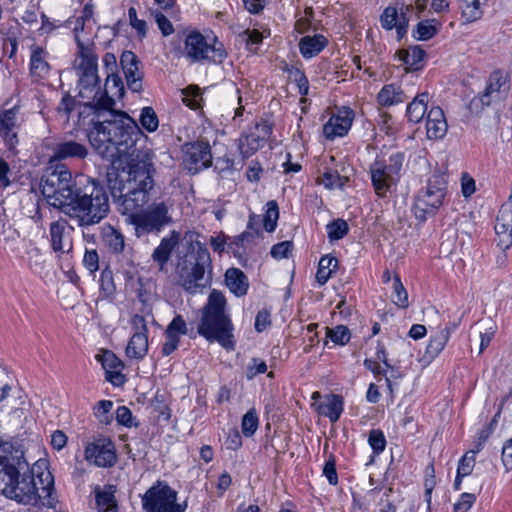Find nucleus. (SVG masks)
Segmentation results:
<instances>
[{
	"instance_id": "nucleus-1",
	"label": "nucleus",
	"mask_w": 512,
	"mask_h": 512,
	"mask_svg": "<svg viewBox=\"0 0 512 512\" xmlns=\"http://www.w3.org/2000/svg\"><path fill=\"white\" fill-rule=\"evenodd\" d=\"M97 120L88 133L92 148L103 158L130 153L142 132L137 122L124 112L112 108L94 109Z\"/></svg>"
},
{
	"instance_id": "nucleus-2",
	"label": "nucleus",
	"mask_w": 512,
	"mask_h": 512,
	"mask_svg": "<svg viewBox=\"0 0 512 512\" xmlns=\"http://www.w3.org/2000/svg\"><path fill=\"white\" fill-rule=\"evenodd\" d=\"M123 175L111 185V194L122 214L138 210L148 203L154 187L155 168L152 153L148 149L130 150Z\"/></svg>"
},
{
	"instance_id": "nucleus-3",
	"label": "nucleus",
	"mask_w": 512,
	"mask_h": 512,
	"mask_svg": "<svg viewBox=\"0 0 512 512\" xmlns=\"http://www.w3.org/2000/svg\"><path fill=\"white\" fill-rule=\"evenodd\" d=\"M4 483L2 494L24 505H37L40 499L53 505L54 477L47 469L45 462H36L30 469L28 463H20L18 467L0 474Z\"/></svg>"
},
{
	"instance_id": "nucleus-4",
	"label": "nucleus",
	"mask_w": 512,
	"mask_h": 512,
	"mask_svg": "<svg viewBox=\"0 0 512 512\" xmlns=\"http://www.w3.org/2000/svg\"><path fill=\"white\" fill-rule=\"evenodd\" d=\"M110 203L106 188L97 180L85 178L79 185L70 204L64 206V214L75 220L80 227L93 226L108 216Z\"/></svg>"
},
{
	"instance_id": "nucleus-5",
	"label": "nucleus",
	"mask_w": 512,
	"mask_h": 512,
	"mask_svg": "<svg viewBox=\"0 0 512 512\" xmlns=\"http://www.w3.org/2000/svg\"><path fill=\"white\" fill-rule=\"evenodd\" d=\"M78 58L75 60L76 74L78 76V96L87 100L85 105L92 109L112 108L115 100L102 93L100 78L98 76V57L92 47L85 45L76 36Z\"/></svg>"
},
{
	"instance_id": "nucleus-6",
	"label": "nucleus",
	"mask_w": 512,
	"mask_h": 512,
	"mask_svg": "<svg viewBox=\"0 0 512 512\" xmlns=\"http://www.w3.org/2000/svg\"><path fill=\"white\" fill-rule=\"evenodd\" d=\"M225 307L226 299L223 293L213 290L202 309L198 333L210 342L216 341L223 348L233 350L235 348L234 327Z\"/></svg>"
},
{
	"instance_id": "nucleus-7",
	"label": "nucleus",
	"mask_w": 512,
	"mask_h": 512,
	"mask_svg": "<svg viewBox=\"0 0 512 512\" xmlns=\"http://www.w3.org/2000/svg\"><path fill=\"white\" fill-rule=\"evenodd\" d=\"M78 185L79 181L73 180L66 165L48 163L41 177L40 188L49 205L64 213V206L70 204Z\"/></svg>"
},
{
	"instance_id": "nucleus-8",
	"label": "nucleus",
	"mask_w": 512,
	"mask_h": 512,
	"mask_svg": "<svg viewBox=\"0 0 512 512\" xmlns=\"http://www.w3.org/2000/svg\"><path fill=\"white\" fill-rule=\"evenodd\" d=\"M211 270L208 249L197 243L190 259L177 265V284L190 294L201 293L211 282Z\"/></svg>"
},
{
	"instance_id": "nucleus-9",
	"label": "nucleus",
	"mask_w": 512,
	"mask_h": 512,
	"mask_svg": "<svg viewBox=\"0 0 512 512\" xmlns=\"http://www.w3.org/2000/svg\"><path fill=\"white\" fill-rule=\"evenodd\" d=\"M171 205L165 201L153 202L139 212H129V222L134 226L135 235L140 238L148 234L158 235L163 228L173 223Z\"/></svg>"
},
{
	"instance_id": "nucleus-10",
	"label": "nucleus",
	"mask_w": 512,
	"mask_h": 512,
	"mask_svg": "<svg viewBox=\"0 0 512 512\" xmlns=\"http://www.w3.org/2000/svg\"><path fill=\"white\" fill-rule=\"evenodd\" d=\"M447 181L444 174L435 173L429 179L427 187L420 192L415 200L414 211L417 219L426 220L428 215H434L442 205L446 194Z\"/></svg>"
},
{
	"instance_id": "nucleus-11",
	"label": "nucleus",
	"mask_w": 512,
	"mask_h": 512,
	"mask_svg": "<svg viewBox=\"0 0 512 512\" xmlns=\"http://www.w3.org/2000/svg\"><path fill=\"white\" fill-rule=\"evenodd\" d=\"M403 161L404 155L395 153L389 157L388 162L376 161L371 165L372 185L379 197H385L391 186L395 184Z\"/></svg>"
},
{
	"instance_id": "nucleus-12",
	"label": "nucleus",
	"mask_w": 512,
	"mask_h": 512,
	"mask_svg": "<svg viewBox=\"0 0 512 512\" xmlns=\"http://www.w3.org/2000/svg\"><path fill=\"white\" fill-rule=\"evenodd\" d=\"M183 54L192 62L207 60L217 64L222 63L226 57L222 46L216 47L208 43L206 37L198 31L185 36Z\"/></svg>"
},
{
	"instance_id": "nucleus-13",
	"label": "nucleus",
	"mask_w": 512,
	"mask_h": 512,
	"mask_svg": "<svg viewBox=\"0 0 512 512\" xmlns=\"http://www.w3.org/2000/svg\"><path fill=\"white\" fill-rule=\"evenodd\" d=\"M177 492L167 484L158 482L142 498L145 512H184L186 504L176 502Z\"/></svg>"
},
{
	"instance_id": "nucleus-14",
	"label": "nucleus",
	"mask_w": 512,
	"mask_h": 512,
	"mask_svg": "<svg viewBox=\"0 0 512 512\" xmlns=\"http://www.w3.org/2000/svg\"><path fill=\"white\" fill-rule=\"evenodd\" d=\"M508 91L507 76L501 71H494L489 77L485 92L481 96L473 98L469 107L471 111L478 112L483 106L503 101L507 97Z\"/></svg>"
},
{
	"instance_id": "nucleus-15",
	"label": "nucleus",
	"mask_w": 512,
	"mask_h": 512,
	"mask_svg": "<svg viewBox=\"0 0 512 512\" xmlns=\"http://www.w3.org/2000/svg\"><path fill=\"white\" fill-rule=\"evenodd\" d=\"M183 165L190 173L196 174L212 164V155L208 142L196 141L182 146Z\"/></svg>"
},
{
	"instance_id": "nucleus-16",
	"label": "nucleus",
	"mask_w": 512,
	"mask_h": 512,
	"mask_svg": "<svg viewBox=\"0 0 512 512\" xmlns=\"http://www.w3.org/2000/svg\"><path fill=\"white\" fill-rule=\"evenodd\" d=\"M102 238L109 251L116 255L122 267H132L134 265L133 249L127 247L123 234L111 225L102 228Z\"/></svg>"
},
{
	"instance_id": "nucleus-17",
	"label": "nucleus",
	"mask_w": 512,
	"mask_h": 512,
	"mask_svg": "<svg viewBox=\"0 0 512 512\" xmlns=\"http://www.w3.org/2000/svg\"><path fill=\"white\" fill-rule=\"evenodd\" d=\"M53 153L49 158L48 163L54 165H63L60 163L66 159H84L88 155V149L84 144L74 140L62 141L56 143L53 147Z\"/></svg>"
},
{
	"instance_id": "nucleus-18",
	"label": "nucleus",
	"mask_w": 512,
	"mask_h": 512,
	"mask_svg": "<svg viewBox=\"0 0 512 512\" xmlns=\"http://www.w3.org/2000/svg\"><path fill=\"white\" fill-rule=\"evenodd\" d=\"M354 112L349 107H342L337 115L332 116L324 125L323 132L328 139L345 135L352 125Z\"/></svg>"
},
{
	"instance_id": "nucleus-19",
	"label": "nucleus",
	"mask_w": 512,
	"mask_h": 512,
	"mask_svg": "<svg viewBox=\"0 0 512 512\" xmlns=\"http://www.w3.org/2000/svg\"><path fill=\"white\" fill-rule=\"evenodd\" d=\"M120 63L129 89L133 92L142 90V73L139 71L138 58L132 51H124Z\"/></svg>"
},
{
	"instance_id": "nucleus-20",
	"label": "nucleus",
	"mask_w": 512,
	"mask_h": 512,
	"mask_svg": "<svg viewBox=\"0 0 512 512\" xmlns=\"http://www.w3.org/2000/svg\"><path fill=\"white\" fill-rule=\"evenodd\" d=\"M411 9L412 8L410 6H406L405 11L402 8L401 12L398 13L395 7H386L380 17L382 27L387 30L396 28L398 37L402 38L407 32L409 23V19L407 18L406 13Z\"/></svg>"
},
{
	"instance_id": "nucleus-21",
	"label": "nucleus",
	"mask_w": 512,
	"mask_h": 512,
	"mask_svg": "<svg viewBox=\"0 0 512 512\" xmlns=\"http://www.w3.org/2000/svg\"><path fill=\"white\" fill-rule=\"evenodd\" d=\"M85 458L99 467H110L116 462L112 444L91 443L85 449Z\"/></svg>"
},
{
	"instance_id": "nucleus-22",
	"label": "nucleus",
	"mask_w": 512,
	"mask_h": 512,
	"mask_svg": "<svg viewBox=\"0 0 512 512\" xmlns=\"http://www.w3.org/2000/svg\"><path fill=\"white\" fill-rule=\"evenodd\" d=\"M50 241L55 252L69 253L72 250L71 233L66 220H57L50 224Z\"/></svg>"
},
{
	"instance_id": "nucleus-23",
	"label": "nucleus",
	"mask_w": 512,
	"mask_h": 512,
	"mask_svg": "<svg viewBox=\"0 0 512 512\" xmlns=\"http://www.w3.org/2000/svg\"><path fill=\"white\" fill-rule=\"evenodd\" d=\"M447 121L443 110L438 107H432L427 114L426 132L429 139H441L447 133Z\"/></svg>"
},
{
	"instance_id": "nucleus-24",
	"label": "nucleus",
	"mask_w": 512,
	"mask_h": 512,
	"mask_svg": "<svg viewBox=\"0 0 512 512\" xmlns=\"http://www.w3.org/2000/svg\"><path fill=\"white\" fill-rule=\"evenodd\" d=\"M20 463H28L24 452L9 441L0 442V474L12 467H18Z\"/></svg>"
},
{
	"instance_id": "nucleus-25",
	"label": "nucleus",
	"mask_w": 512,
	"mask_h": 512,
	"mask_svg": "<svg viewBox=\"0 0 512 512\" xmlns=\"http://www.w3.org/2000/svg\"><path fill=\"white\" fill-rule=\"evenodd\" d=\"M97 360L101 362L106 371V379L114 385H120L124 382V376L120 372L122 362L111 351H104L97 355Z\"/></svg>"
},
{
	"instance_id": "nucleus-26",
	"label": "nucleus",
	"mask_w": 512,
	"mask_h": 512,
	"mask_svg": "<svg viewBox=\"0 0 512 512\" xmlns=\"http://www.w3.org/2000/svg\"><path fill=\"white\" fill-rule=\"evenodd\" d=\"M180 234L172 231L169 236L162 238L160 244L154 249L152 259L162 268L170 259L171 253L178 244Z\"/></svg>"
},
{
	"instance_id": "nucleus-27",
	"label": "nucleus",
	"mask_w": 512,
	"mask_h": 512,
	"mask_svg": "<svg viewBox=\"0 0 512 512\" xmlns=\"http://www.w3.org/2000/svg\"><path fill=\"white\" fill-rule=\"evenodd\" d=\"M225 282L229 290L236 296H244L247 293L248 279L240 269L229 268L225 273Z\"/></svg>"
},
{
	"instance_id": "nucleus-28",
	"label": "nucleus",
	"mask_w": 512,
	"mask_h": 512,
	"mask_svg": "<svg viewBox=\"0 0 512 512\" xmlns=\"http://www.w3.org/2000/svg\"><path fill=\"white\" fill-rule=\"evenodd\" d=\"M328 44L327 39L321 35L305 36L299 41V49L304 58H312L319 54Z\"/></svg>"
},
{
	"instance_id": "nucleus-29",
	"label": "nucleus",
	"mask_w": 512,
	"mask_h": 512,
	"mask_svg": "<svg viewBox=\"0 0 512 512\" xmlns=\"http://www.w3.org/2000/svg\"><path fill=\"white\" fill-rule=\"evenodd\" d=\"M115 491V487L112 485L105 486L103 490H95L98 512H117Z\"/></svg>"
},
{
	"instance_id": "nucleus-30",
	"label": "nucleus",
	"mask_w": 512,
	"mask_h": 512,
	"mask_svg": "<svg viewBox=\"0 0 512 512\" xmlns=\"http://www.w3.org/2000/svg\"><path fill=\"white\" fill-rule=\"evenodd\" d=\"M378 103L381 106H392L402 103L407 99V96L399 86L395 84L385 85L377 96Z\"/></svg>"
},
{
	"instance_id": "nucleus-31",
	"label": "nucleus",
	"mask_w": 512,
	"mask_h": 512,
	"mask_svg": "<svg viewBox=\"0 0 512 512\" xmlns=\"http://www.w3.org/2000/svg\"><path fill=\"white\" fill-rule=\"evenodd\" d=\"M428 100L429 95L424 92L415 96L408 104L406 114L410 122L419 123L423 119L427 111Z\"/></svg>"
},
{
	"instance_id": "nucleus-32",
	"label": "nucleus",
	"mask_w": 512,
	"mask_h": 512,
	"mask_svg": "<svg viewBox=\"0 0 512 512\" xmlns=\"http://www.w3.org/2000/svg\"><path fill=\"white\" fill-rule=\"evenodd\" d=\"M148 351V336L140 333H133L126 347V355L133 359H142Z\"/></svg>"
},
{
	"instance_id": "nucleus-33",
	"label": "nucleus",
	"mask_w": 512,
	"mask_h": 512,
	"mask_svg": "<svg viewBox=\"0 0 512 512\" xmlns=\"http://www.w3.org/2000/svg\"><path fill=\"white\" fill-rule=\"evenodd\" d=\"M343 411V400L338 395H330L326 402L318 406L319 414L328 417L331 422H336Z\"/></svg>"
},
{
	"instance_id": "nucleus-34",
	"label": "nucleus",
	"mask_w": 512,
	"mask_h": 512,
	"mask_svg": "<svg viewBox=\"0 0 512 512\" xmlns=\"http://www.w3.org/2000/svg\"><path fill=\"white\" fill-rule=\"evenodd\" d=\"M398 53L400 60L408 66L406 71L420 69V63L423 61L425 51L419 46L410 47L408 50H401Z\"/></svg>"
},
{
	"instance_id": "nucleus-35",
	"label": "nucleus",
	"mask_w": 512,
	"mask_h": 512,
	"mask_svg": "<svg viewBox=\"0 0 512 512\" xmlns=\"http://www.w3.org/2000/svg\"><path fill=\"white\" fill-rule=\"evenodd\" d=\"M450 337V328H445L439 331L434 337H432L426 347L425 357L428 359H434L444 349L448 339Z\"/></svg>"
},
{
	"instance_id": "nucleus-36",
	"label": "nucleus",
	"mask_w": 512,
	"mask_h": 512,
	"mask_svg": "<svg viewBox=\"0 0 512 512\" xmlns=\"http://www.w3.org/2000/svg\"><path fill=\"white\" fill-rule=\"evenodd\" d=\"M264 143L265 142L261 138H258L255 133H250L239 139L238 148L243 159H246L263 147Z\"/></svg>"
},
{
	"instance_id": "nucleus-37",
	"label": "nucleus",
	"mask_w": 512,
	"mask_h": 512,
	"mask_svg": "<svg viewBox=\"0 0 512 512\" xmlns=\"http://www.w3.org/2000/svg\"><path fill=\"white\" fill-rule=\"evenodd\" d=\"M494 228L497 235L512 233V205L507 203L502 205Z\"/></svg>"
},
{
	"instance_id": "nucleus-38",
	"label": "nucleus",
	"mask_w": 512,
	"mask_h": 512,
	"mask_svg": "<svg viewBox=\"0 0 512 512\" xmlns=\"http://www.w3.org/2000/svg\"><path fill=\"white\" fill-rule=\"evenodd\" d=\"M337 266L338 260L335 257L328 255L323 256L318 264V270L316 273L317 282L320 285H324L329 280L332 273L336 270Z\"/></svg>"
},
{
	"instance_id": "nucleus-39",
	"label": "nucleus",
	"mask_w": 512,
	"mask_h": 512,
	"mask_svg": "<svg viewBox=\"0 0 512 512\" xmlns=\"http://www.w3.org/2000/svg\"><path fill=\"white\" fill-rule=\"evenodd\" d=\"M44 50L42 48H35L31 55L30 69L33 75L42 77L49 71V64L44 59Z\"/></svg>"
},
{
	"instance_id": "nucleus-40",
	"label": "nucleus",
	"mask_w": 512,
	"mask_h": 512,
	"mask_svg": "<svg viewBox=\"0 0 512 512\" xmlns=\"http://www.w3.org/2000/svg\"><path fill=\"white\" fill-rule=\"evenodd\" d=\"M462 15L468 22H473L481 18L482 10L480 0H459Z\"/></svg>"
},
{
	"instance_id": "nucleus-41",
	"label": "nucleus",
	"mask_w": 512,
	"mask_h": 512,
	"mask_svg": "<svg viewBox=\"0 0 512 512\" xmlns=\"http://www.w3.org/2000/svg\"><path fill=\"white\" fill-rule=\"evenodd\" d=\"M260 236L261 235L257 234V232L246 230L237 237H235L233 241L228 244V248L232 249L235 253L239 248H251V246L256 243V240Z\"/></svg>"
},
{
	"instance_id": "nucleus-42",
	"label": "nucleus",
	"mask_w": 512,
	"mask_h": 512,
	"mask_svg": "<svg viewBox=\"0 0 512 512\" xmlns=\"http://www.w3.org/2000/svg\"><path fill=\"white\" fill-rule=\"evenodd\" d=\"M481 450V443L476 448L464 454L458 464L457 473L459 476H468L472 473L475 465V455Z\"/></svg>"
},
{
	"instance_id": "nucleus-43",
	"label": "nucleus",
	"mask_w": 512,
	"mask_h": 512,
	"mask_svg": "<svg viewBox=\"0 0 512 512\" xmlns=\"http://www.w3.org/2000/svg\"><path fill=\"white\" fill-rule=\"evenodd\" d=\"M139 122L143 129L148 132H154L159 126V119L152 107H144L141 110Z\"/></svg>"
},
{
	"instance_id": "nucleus-44",
	"label": "nucleus",
	"mask_w": 512,
	"mask_h": 512,
	"mask_svg": "<svg viewBox=\"0 0 512 512\" xmlns=\"http://www.w3.org/2000/svg\"><path fill=\"white\" fill-rule=\"evenodd\" d=\"M102 93H107V95L112 98L113 96L122 97L124 94V86L121 78L115 73L108 74L105 89Z\"/></svg>"
},
{
	"instance_id": "nucleus-45",
	"label": "nucleus",
	"mask_w": 512,
	"mask_h": 512,
	"mask_svg": "<svg viewBox=\"0 0 512 512\" xmlns=\"http://www.w3.org/2000/svg\"><path fill=\"white\" fill-rule=\"evenodd\" d=\"M439 23L436 20H426L419 22L416 28L417 38L419 40L431 39L439 29Z\"/></svg>"
},
{
	"instance_id": "nucleus-46",
	"label": "nucleus",
	"mask_w": 512,
	"mask_h": 512,
	"mask_svg": "<svg viewBox=\"0 0 512 512\" xmlns=\"http://www.w3.org/2000/svg\"><path fill=\"white\" fill-rule=\"evenodd\" d=\"M326 336L335 344L345 345L350 340V331L344 325H338L334 328L326 327Z\"/></svg>"
},
{
	"instance_id": "nucleus-47",
	"label": "nucleus",
	"mask_w": 512,
	"mask_h": 512,
	"mask_svg": "<svg viewBox=\"0 0 512 512\" xmlns=\"http://www.w3.org/2000/svg\"><path fill=\"white\" fill-rule=\"evenodd\" d=\"M258 416L254 408L250 409L242 418V433L246 437L252 436L258 428Z\"/></svg>"
},
{
	"instance_id": "nucleus-48",
	"label": "nucleus",
	"mask_w": 512,
	"mask_h": 512,
	"mask_svg": "<svg viewBox=\"0 0 512 512\" xmlns=\"http://www.w3.org/2000/svg\"><path fill=\"white\" fill-rule=\"evenodd\" d=\"M279 217L278 205L275 201H269L267 203V211L264 216L263 226L266 231L273 232L276 228L277 220Z\"/></svg>"
},
{
	"instance_id": "nucleus-49",
	"label": "nucleus",
	"mask_w": 512,
	"mask_h": 512,
	"mask_svg": "<svg viewBox=\"0 0 512 512\" xmlns=\"http://www.w3.org/2000/svg\"><path fill=\"white\" fill-rule=\"evenodd\" d=\"M348 231V224L343 219L334 220L327 225L328 237L331 241L342 239Z\"/></svg>"
},
{
	"instance_id": "nucleus-50",
	"label": "nucleus",
	"mask_w": 512,
	"mask_h": 512,
	"mask_svg": "<svg viewBox=\"0 0 512 512\" xmlns=\"http://www.w3.org/2000/svg\"><path fill=\"white\" fill-rule=\"evenodd\" d=\"M187 333V326L185 320L182 316L177 315L171 321V323L167 326L165 335L173 336L175 338H180V335H185Z\"/></svg>"
},
{
	"instance_id": "nucleus-51",
	"label": "nucleus",
	"mask_w": 512,
	"mask_h": 512,
	"mask_svg": "<svg viewBox=\"0 0 512 512\" xmlns=\"http://www.w3.org/2000/svg\"><path fill=\"white\" fill-rule=\"evenodd\" d=\"M393 285L395 293L394 303L401 308L408 307V294L398 276H395Z\"/></svg>"
},
{
	"instance_id": "nucleus-52",
	"label": "nucleus",
	"mask_w": 512,
	"mask_h": 512,
	"mask_svg": "<svg viewBox=\"0 0 512 512\" xmlns=\"http://www.w3.org/2000/svg\"><path fill=\"white\" fill-rule=\"evenodd\" d=\"M368 442L375 453H380L385 449L386 440L383 432L379 429L371 430Z\"/></svg>"
},
{
	"instance_id": "nucleus-53",
	"label": "nucleus",
	"mask_w": 512,
	"mask_h": 512,
	"mask_svg": "<svg viewBox=\"0 0 512 512\" xmlns=\"http://www.w3.org/2000/svg\"><path fill=\"white\" fill-rule=\"evenodd\" d=\"M183 101L184 103L192 109H196L199 107V103L197 98L201 95L200 88L196 85H190L183 90Z\"/></svg>"
},
{
	"instance_id": "nucleus-54",
	"label": "nucleus",
	"mask_w": 512,
	"mask_h": 512,
	"mask_svg": "<svg viewBox=\"0 0 512 512\" xmlns=\"http://www.w3.org/2000/svg\"><path fill=\"white\" fill-rule=\"evenodd\" d=\"M476 501V496L473 493H463L460 499L454 504L453 512H468L469 509Z\"/></svg>"
},
{
	"instance_id": "nucleus-55",
	"label": "nucleus",
	"mask_w": 512,
	"mask_h": 512,
	"mask_svg": "<svg viewBox=\"0 0 512 512\" xmlns=\"http://www.w3.org/2000/svg\"><path fill=\"white\" fill-rule=\"evenodd\" d=\"M345 178L341 177L336 171H327L323 174L321 182L327 188L342 187L344 185Z\"/></svg>"
},
{
	"instance_id": "nucleus-56",
	"label": "nucleus",
	"mask_w": 512,
	"mask_h": 512,
	"mask_svg": "<svg viewBox=\"0 0 512 512\" xmlns=\"http://www.w3.org/2000/svg\"><path fill=\"white\" fill-rule=\"evenodd\" d=\"M293 247L292 242L283 241L274 245L271 249V255L275 259L287 258Z\"/></svg>"
},
{
	"instance_id": "nucleus-57",
	"label": "nucleus",
	"mask_w": 512,
	"mask_h": 512,
	"mask_svg": "<svg viewBox=\"0 0 512 512\" xmlns=\"http://www.w3.org/2000/svg\"><path fill=\"white\" fill-rule=\"evenodd\" d=\"M16 114L13 109L6 110L0 113V126L1 129L6 130V134L10 132L15 126Z\"/></svg>"
},
{
	"instance_id": "nucleus-58",
	"label": "nucleus",
	"mask_w": 512,
	"mask_h": 512,
	"mask_svg": "<svg viewBox=\"0 0 512 512\" xmlns=\"http://www.w3.org/2000/svg\"><path fill=\"white\" fill-rule=\"evenodd\" d=\"M85 267L90 272H95L99 268V256L96 250H86L83 258Z\"/></svg>"
},
{
	"instance_id": "nucleus-59",
	"label": "nucleus",
	"mask_w": 512,
	"mask_h": 512,
	"mask_svg": "<svg viewBox=\"0 0 512 512\" xmlns=\"http://www.w3.org/2000/svg\"><path fill=\"white\" fill-rule=\"evenodd\" d=\"M128 16L130 24L135 28L139 35L145 36L146 34V22L137 18V12L134 7H130L128 10Z\"/></svg>"
},
{
	"instance_id": "nucleus-60",
	"label": "nucleus",
	"mask_w": 512,
	"mask_h": 512,
	"mask_svg": "<svg viewBox=\"0 0 512 512\" xmlns=\"http://www.w3.org/2000/svg\"><path fill=\"white\" fill-rule=\"evenodd\" d=\"M113 407V402L110 400H102L97 404V412L96 415L99 417L101 422L108 423L110 421L109 412Z\"/></svg>"
},
{
	"instance_id": "nucleus-61",
	"label": "nucleus",
	"mask_w": 512,
	"mask_h": 512,
	"mask_svg": "<svg viewBox=\"0 0 512 512\" xmlns=\"http://www.w3.org/2000/svg\"><path fill=\"white\" fill-rule=\"evenodd\" d=\"M74 106L75 99L67 94L62 98L57 111L58 113L63 114L66 117V120H68L70 113L74 110Z\"/></svg>"
},
{
	"instance_id": "nucleus-62",
	"label": "nucleus",
	"mask_w": 512,
	"mask_h": 512,
	"mask_svg": "<svg viewBox=\"0 0 512 512\" xmlns=\"http://www.w3.org/2000/svg\"><path fill=\"white\" fill-rule=\"evenodd\" d=\"M323 474L327 477L329 483L331 485H336L338 483V476L335 467V460L333 458L329 459L323 468Z\"/></svg>"
},
{
	"instance_id": "nucleus-63",
	"label": "nucleus",
	"mask_w": 512,
	"mask_h": 512,
	"mask_svg": "<svg viewBox=\"0 0 512 512\" xmlns=\"http://www.w3.org/2000/svg\"><path fill=\"white\" fill-rule=\"evenodd\" d=\"M116 419L120 424L131 427L132 423V413L129 408L126 406H120L116 410Z\"/></svg>"
},
{
	"instance_id": "nucleus-64",
	"label": "nucleus",
	"mask_w": 512,
	"mask_h": 512,
	"mask_svg": "<svg viewBox=\"0 0 512 512\" xmlns=\"http://www.w3.org/2000/svg\"><path fill=\"white\" fill-rule=\"evenodd\" d=\"M502 462L507 470L512 469V438L507 440L503 446Z\"/></svg>"
}]
</instances>
